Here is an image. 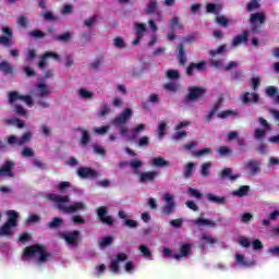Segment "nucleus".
Masks as SVG:
<instances>
[{"instance_id":"obj_11","label":"nucleus","mask_w":279,"mask_h":279,"mask_svg":"<svg viewBox=\"0 0 279 279\" xmlns=\"http://www.w3.org/2000/svg\"><path fill=\"white\" fill-rule=\"evenodd\" d=\"M97 216L99 221L105 223V226H112V223H114L112 216H108V209L105 206H101L97 209Z\"/></svg>"},{"instance_id":"obj_36","label":"nucleus","mask_w":279,"mask_h":279,"mask_svg":"<svg viewBox=\"0 0 279 279\" xmlns=\"http://www.w3.org/2000/svg\"><path fill=\"white\" fill-rule=\"evenodd\" d=\"M32 141V133L31 132H26L23 134V136H21L19 138L17 145L23 146L25 145V143H29Z\"/></svg>"},{"instance_id":"obj_29","label":"nucleus","mask_w":279,"mask_h":279,"mask_svg":"<svg viewBox=\"0 0 279 279\" xmlns=\"http://www.w3.org/2000/svg\"><path fill=\"white\" fill-rule=\"evenodd\" d=\"M206 12L208 14H219V12H221V7H219L215 3H208L206 5Z\"/></svg>"},{"instance_id":"obj_9","label":"nucleus","mask_w":279,"mask_h":279,"mask_svg":"<svg viewBox=\"0 0 279 279\" xmlns=\"http://www.w3.org/2000/svg\"><path fill=\"white\" fill-rule=\"evenodd\" d=\"M81 234L82 232H80V230H74L68 233H64V232L60 233V238L63 239V241H65L68 245H78Z\"/></svg>"},{"instance_id":"obj_40","label":"nucleus","mask_w":279,"mask_h":279,"mask_svg":"<svg viewBox=\"0 0 279 279\" xmlns=\"http://www.w3.org/2000/svg\"><path fill=\"white\" fill-rule=\"evenodd\" d=\"M166 77L168 80H180V72L178 70H168L166 72Z\"/></svg>"},{"instance_id":"obj_22","label":"nucleus","mask_w":279,"mask_h":279,"mask_svg":"<svg viewBox=\"0 0 279 279\" xmlns=\"http://www.w3.org/2000/svg\"><path fill=\"white\" fill-rule=\"evenodd\" d=\"M206 198L208 202H211V204H218L219 206H225L226 204V196H217L213 193H207Z\"/></svg>"},{"instance_id":"obj_18","label":"nucleus","mask_w":279,"mask_h":279,"mask_svg":"<svg viewBox=\"0 0 279 279\" xmlns=\"http://www.w3.org/2000/svg\"><path fill=\"white\" fill-rule=\"evenodd\" d=\"M180 254H173V258L175 260H182V258H186L189 254H191V244H182L179 248Z\"/></svg>"},{"instance_id":"obj_53","label":"nucleus","mask_w":279,"mask_h":279,"mask_svg":"<svg viewBox=\"0 0 279 279\" xmlns=\"http://www.w3.org/2000/svg\"><path fill=\"white\" fill-rule=\"evenodd\" d=\"M235 260L241 265L242 267H250V263L245 260V256L241 254L235 255Z\"/></svg>"},{"instance_id":"obj_57","label":"nucleus","mask_w":279,"mask_h":279,"mask_svg":"<svg viewBox=\"0 0 279 279\" xmlns=\"http://www.w3.org/2000/svg\"><path fill=\"white\" fill-rule=\"evenodd\" d=\"M33 165L34 167H37V169H40L41 171H44L45 169H47V163H45L43 160L40 159H34L33 160Z\"/></svg>"},{"instance_id":"obj_45","label":"nucleus","mask_w":279,"mask_h":279,"mask_svg":"<svg viewBox=\"0 0 279 279\" xmlns=\"http://www.w3.org/2000/svg\"><path fill=\"white\" fill-rule=\"evenodd\" d=\"M228 117H236V112L233 110H225L218 113V119H228Z\"/></svg>"},{"instance_id":"obj_17","label":"nucleus","mask_w":279,"mask_h":279,"mask_svg":"<svg viewBox=\"0 0 279 279\" xmlns=\"http://www.w3.org/2000/svg\"><path fill=\"white\" fill-rule=\"evenodd\" d=\"M245 169L250 171L251 175H256V173H260V161L248 160L245 162Z\"/></svg>"},{"instance_id":"obj_39","label":"nucleus","mask_w":279,"mask_h":279,"mask_svg":"<svg viewBox=\"0 0 279 279\" xmlns=\"http://www.w3.org/2000/svg\"><path fill=\"white\" fill-rule=\"evenodd\" d=\"M201 175H203V178H208V175H210V162H205L202 165Z\"/></svg>"},{"instance_id":"obj_42","label":"nucleus","mask_w":279,"mask_h":279,"mask_svg":"<svg viewBox=\"0 0 279 279\" xmlns=\"http://www.w3.org/2000/svg\"><path fill=\"white\" fill-rule=\"evenodd\" d=\"M267 136V131L265 129H255L254 137L256 141H260Z\"/></svg>"},{"instance_id":"obj_62","label":"nucleus","mask_w":279,"mask_h":279,"mask_svg":"<svg viewBox=\"0 0 279 279\" xmlns=\"http://www.w3.org/2000/svg\"><path fill=\"white\" fill-rule=\"evenodd\" d=\"M182 223H184L182 218L170 220V226H172V228H182Z\"/></svg>"},{"instance_id":"obj_47","label":"nucleus","mask_w":279,"mask_h":279,"mask_svg":"<svg viewBox=\"0 0 279 279\" xmlns=\"http://www.w3.org/2000/svg\"><path fill=\"white\" fill-rule=\"evenodd\" d=\"M231 80L233 82H242L243 80V70H235L233 74L231 75Z\"/></svg>"},{"instance_id":"obj_5","label":"nucleus","mask_w":279,"mask_h":279,"mask_svg":"<svg viewBox=\"0 0 279 279\" xmlns=\"http://www.w3.org/2000/svg\"><path fill=\"white\" fill-rule=\"evenodd\" d=\"M251 32L253 34H260V25H265L267 14L265 12H256L250 15Z\"/></svg>"},{"instance_id":"obj_8","label":"nucleus","mask_w":279,"mask_h":279,"mask_svg":"<svg viewBox=\"0 0 279 279\" xmlns=\"http://www.w3.org/2000/svg\"><path fill=\"white\" fill-rule=\"evenodd\" d=\"M14 167H16V162H14V160L7 159L0 166V178H16V174H14Z\"/></svg>"},{"instance_id":"obj_46","label":"nucleus","mask_w":279,"mask_h":279,"mask_svg":"<svg viewBox=\"0 0 279 279\" xmlns=\"http://www.w3.org/2000/svg\"><path fill=\"white\" fill-rule=\"evenodd\" d=\"M111 243H112V236H110V235L105 236L99 242V247H101V250H105V247H108V245H110Z\"/></svg>"},{"instance_id":"obj_37","label":"nucleus","mask_w":279,"mask_h":279,"mask_svg":"<svg viewBox=\"0 0 279 279\" xmlns=\"http://www.w3.org/2000/svg\"><path fill=\"white\" fill-rule=\"evenodd\" d=\"M254 10H260V2L251 0V2L246 4V12H254Z\"/></svg>"},{"instance_id":"obj_16","label":"nucleus","mask_w":279,"mask_h":279,"mask_svg":"<svg viewBox=\"0 0 279 279\" xmlns=\"http://www.w3.org/2000/svg\"><path fill=\"white\" fill-rule=\"evenodd\" d=\"M240 99L242 104H258V101H260V96L256 93L245 92L241 94Z\"/></svg>"},{"instance_id":"obj_60","label":"nucleus","mask_w":279,"mask_h":279,"mask_svg":"<svg viewBox=\"0 0 279 279\" xmlns=\"http://www.w3.org/2000/svg\"><path fill=\"white\" fill-rule=\"evenodd\" d=\"M166 130H167V123L166 122L159 123V126L157 129L159 138H162V136H165V131Z\"/></svg>"},{"instance_id":"obj_30","label":"nucleus","mask_w":279,"mask_h":279,"mask_svg":"<svg viewBox=\"0 0 279 279\" xmlns=\"http://www.w3.org/2000/svg\"><path fill=\"white\" fill-rule=\"evenodd\" d=\"M156 10H158V2L153 0L147 4L145 12L146 14L151 15L156 12Z\"/></svg>"},{"instance_id":"obj_54","label":"nucleus","mask_w":279,"mask_h":279,"mask_svg":"<svg viewBox=\"0 0 279 279\" xmlns=\"http://www.w3.org/2000/svg\"><path fill=\"white\" fill-rule=\"evenodd\" d=\"M208 154H213L210 148H203L194 153V156L197 158H202V156H208Z\"/></svg>"},{"instance_id":"obj_43","label":"nucleus","mask_w":279,"mask_h":279,"mask_svg":"<svg viewBox=\"0 0 279 279\" xmlns=\"http://www.w3.org/2000/svg\"><path fill=\"white\" fill-rule=\"evenodd\" d=\"M23 95H20L19 92H10L9 93V104H14V101L21 100Z\"/></svg>"},{"instance_id":"obj_10","label":"nucleus","mask_w":279,"mask_h":279,"mask_svg":"<svg viewBox=\"0 0 279 279\" xmlns=\"http://www.w3.org/2000/svg\"><path fill=\"white\" fill-rule=\"evenodd\" d=\"M77 175L83 180H86V179L95 180V178H97L98 175V172L96 170H93V168L81 167L77 169Z\"/></svg>"},{"instance_id":"obj_41","label":"nucleus","mask_w":279,"mask_h":279,"mask_svg":"<svg viewBox=\"0 0 279 279\" xmlns=\"http://www.w3.org/2000/svg\"><path fill=\"white\" fill-rule=\"evenodd\" d=\"M17 25H20V27H23L24 29H27L29 27V20H27V17H25L24 15H21L17 17Z\"/></svg>"},{"instance_id":"obj_49","label":"nucleus","mask_w":279,"mask_h":279,"mask_svg":"<svg viewBox=\"0 0 279 279\" xmlns=\"http://www.w3.org/2000/svg\"><path fill=\"white\" fill-rule=\"evenodd\" d=\"M138 250L145 258H151V250H149V247L146 245H140Z\"/></svg>"},{"instance_id":"obj_51","label":"nucleus","mask_w":279,"mask_h":279,"mask_svg":"<svg viewBox=\"0 0 279 279\" xmlns=\"http://www.w3.org/2000/svg\"><path fill=\"white\" fill-rule=\"evenodd\" d=\"M187 193H189V195H191V197H195L196 199H202V197H203V194L193 187H189Z\"/></svg>"},{"instance_id":"obj_6","label":"nucleus","mask_w":279,"mask_h":279,"mask_svg":"<svg viewBox=\"0 0 279 279\" xmlns=\"http://www.w3.org/2000/svg\"><path fill=\"white\" fill-rule=\"evenodd\" d=\"M206 95V88L199 86H192L187 88V95L184 96L186 104H193L199 101V99Z\"/></svg>"},{"instance_id":"obj_31","label":"nucleus","mask_w":279,"mask_h":279,"mask_svg":"<svg viewBox=\"0 0 279 279\" xmlns=\"http://www.w3.org/2000/svg\"><path fill=\"white\" fill-rule=\"evenodd\" d=\"M194 170H195V163H193V162L186 163L185 170H184V173H183L184 178L186 180H189V178H191L193 175Z\"/></svg>"},{"instance_id":"obj_61","label":"nucleus","mask_w":279,"mask_h":279,"mask_svg":"<svg viewBox=\"0 0 279 279\" xmlns=\"http://www.w3.org/2000/svg\"><path fill=\"white\" fill-rule=\"evenodd\" d=\"M266 95L268 97H274L275 95H278V88H276L275 86H268L266 88Z\"/></svg>"},{"instance_id":"obj_3","label":"nucleus","mask_w":279,"mask_h":279,"mask_svg":"<svg viewBox=\"0 0 279 279\" xmlns=\"http://www.w3.org/2000/svg\"><path fill=\"white\" fill-rule=\"evenodd\" d=\"M130 119H132V109L125 108L123 110L122 114L116 117L111 121V123L116 128L120 129V133L122 134V136H125L128 134V132H130V129H128V126H125V123H128V121H130Z\"/></svg>"},{"instance_id":"obj_64","label":"nucleus","mask_w":279,"mask_h":279,"mask_svg":"<svg viewBox=\"0 0 279 279\" xmlns=\"http://www.w3.org/2000/svg\"><path fill=\"white\" fill-rule=\"evenodd\" d=\"M268 253L271 254V256H279V246H274L268 248Z\"/></svg>"},{"instance_id":"obj_44","label":"nucleus","mask_w":279,"mask_h":279,"mask_svg":"<svg viewBox=\"0 0 279 279\" xmlns=\"http://www.w3.org/2000/svg\"><path fill=\"white\" fill-rule=\"evenodd\" d=\"M53 38L54 40H60L61 43H69V40H71V33L65 32L62 35L54 36Z\"/></svg>"},{"instance_id":"obj_28","label":"nucleus","mask_w":279,"mask_h":279,"mask_svg":"<svg viewBox=\"0 0 279 279\" xmlns=\"http://www.w3.org/2000/svg\"><path fill=\"white\" fill-rule=\"evenodd\" d=\"M201 241L203 245H215V243H217L216 238H214L213 235H208L206 233L202 235Z\"/></svg>"},{"instance_id":"obj_13","label":"nucleus","mask_w":279,"mask_h":279,"mask_svg":"<svg viewBox=\"0 0 279 279\" xmlns=\"http://www.w3.org/2000/svg\"><path fill=\"white\" fill-rule=\"evenodd\" d=\"M129 256L125 253H120L117 255L116 259H112L110 263V271H112V274H119V263H123L125 260H129Z\"/></svg>"},{"instance_id":"obj_50","label":"nucleus","mask_w":279,"mask_h":279,"mask_svg":"<svg viewBox=\"0 0 279 279\" xmlns=\"http://www.w3.org/2000/svg\"><path fill=\"white\" fill-rule=\"evenodd\" d=\"M113 45L118 49H125V40L122 37H116L113 40Z\"/></svg>"},{"instance_id":"obj_59","label":"nucleus","mask_w":279,"mask_h":279,"mask_svg":"<svg viewBox=\"0 0 279 279\" xmlns=\"http://www.w3.org/2000/svg\"><path fill=\"white\" fill-rule=\"evenodd\" d=\"M223 51H226V45L219 46L218 49H216V50H209V56L215 58V56H217L219 53H223Z\"/></svg>"},{"instance_id":"obj_24","label":"nucleus","mask_w":279,"mask_h":279,"mask_svg":"<svg viewBox=\"0 0 279 279\" xmlns=\"http://www.w3.org/2000/svg\"><path fill=\"white\" fill-rule=\"evenodd\" d=\"M195 226L198 227H204V226H208L209 228H215L217 226V223H215V221L210 220V219H206V218H198L196 220H194Z\"/></svg>"},{"instance_id":"obj_52","label":"nucleus","mask_w":279,"mask_h":279,"mask_svg":"<svg viewBox=\"0 0 279 279\" xmlns=\"http://www.w3.org/2000/svg\"><path fill=\"white\" fill-rule=\"evenodd\" d=\"M218 154L219 156H232V149L228 148V146H220Z\"/></svg>"},{"instance_id":"obj_7","label":"nucleus","mask_w":279,"mask_h":279,"mask_svg":"<svg viewBox=\"0 0 279 279\" xmlns=\"http://www.w3.org/2000/svg\"><path fill=\"white\" fill-rule=\"evenodd\" d=\"M163 202L165 205L161 210V215H165L166 217H169L170 215H173L175 213V197L169 193H166L163 195Z\"/></svg>"},{"instance_id":"obj_34","label":"nucleus","mask_w":279,"mask_h":279,"mask_svg":"<svg viewBox=\"0 0 279 279\" xmlns=\"http://www.w3.org/2000/svg\"><path fill=\"white\" fill-rule=\"evenodd\" d=\"M0 71H2L4 75H10V73L13 71L12 65H10L8 61H2L0 63Z\"/></svg>"},{"instance_id":"obj_58","label":"nucleus","mask_w":279,"mask_h":279,"mask_svg":"<svg viewBox=\"0 0 279 279\" xmlns=\"http://www.w3.org/2000/svg\"><path fill=\"white\" fill-rule=\"evenodd\" d=\"M45 21H58V16L53 15L51 11H46L43 13Z\"/></svg>"},{"instance_id":"obj_48","label":"nucleus","mask_w":279,"mask_h":279,"mask_svg":"<svg viewBox=\"0 0 279 279\" xmlns=\"http://www.w3.org/2000/svg\"><path fill=\"white\" fill-rule=\"evenodd\" d=\"M163 88L166 90H169V93H178V84L170 82V83H166L163 85Z\"/></svg>"},{"instance_id":"obj_15","label":"nucleus","mask_w":279,"mask_h":279,"mask_svg":"<svg viewBox=\"0 0 279 279\" xmlns=\"http://www.w3.org/2000/svg\"><path fill=\"white\" fill-rule=\"evenodd\" d=\"M195 71H198L199 73H202V71H206V61H199L198 63H195V62L190 63L186 69V75L191 77L193 76Z\"/></svg>"},{"instance_id":"obj_32","label":"nucleus","mask_w":279,"mask_h":279,"mask_svg":"<svg viewBox=\"0 0 279 279\" xmlns=\"http://www.w3.org/2000/svg\"><path fill=\"white\" fill-rule=\"evenodd\" d=\"M82 137H81V145L82 147H86L88 143H90V134L86 130H81Z\"/></svg>"},{"instance_id":"obj_55","label":"nucleus","mask_w":279,"mask_h":279,"mask_svg":"<svg viewBox=\"0 0 279 279\" xmlns=\"http://www.w3.org/2000/svg\"><path fill=\"white\" fill-rule=\"evenodd\" d=\"M78 95H80V97H81L82 99H90V98H93V93H92V92H88V90H86V89H84V88H81V89L78 90Z\"/></svg>"},{"instance_id":"obj_21","label":"nucleus","mask_w":279,"mask_h":279,"mask_svg":"<svg viewBox=\"0 0 279 279\" xmlns=\"http://www.w3.org/2000/svg\"><path fill=\"white\" fill-rule=\"evenodd\" d=\"M250 40V33L247 31H244L243 34L238 35L232 40V47H239V45H242V43H247Z\"/></svg>"},{"instance_id":"obj_38","label":"nucleus","mask_w":279,"mask_h":279,"mask_svg":"<svg viewBox=\"0 0 279 279\" xmlns=\"http://www.w3.org/2000/svg\"><path fill=\"white\" fill-rule=\"evenodd\" d=\"M215 21L218 25H220V27H228V25H230V20L223 15L217 16Z\"/></svg>"},{"instance_id":"obj_35","label":"nucleus","mask_w":279,"mask_h":279,"mask_svg":"<svg viewBox=\"0 0 279 279\" xmlns=\"http://www.w3.org/2000/svg\"><path fill=\"white\" fill-rule=\"evenodd\" d=\"M28 36H31V38H35L36 40H40V38H45L47 34H45V32L40 29H35L33 32H29Z\"/></svg>"},{"instance_id":"obj_1","label":"nucleus","mask_w":279,"mask_h":279,"mask_svg":"<svg viewBox=\"0 0 279 279\" xmlns=\"http://www.w3.org/2000/svg\"><path fill=\"white\" fill-rule=\"evenodd\" d=\"M48 199L50 202H54V204H57L58 210L64 213L65 215H73V213L86 210V205L82 202H76L68 206L66 204L71 202V197L69 195L62 196L58 194H48Z\"/></svg>"},{"instance_id":"obj_63","label":"nucleus","mask_w":279,"mask_h":279,"mask_svg":"<svg viewBox=\"0 0 279 279\" xmlns=\"http://www.w3.org/2000/svg\"><path fill=\"white\" fill-rule=\"evenodd\" d=\"M252 219H254V216L252 214L244 213L242 215L241 221H242V223H250Z\"/></svg>"},{"instance_id":"obj_4","label":"nucleus","mask_w":279,"mask_h":279,"mask_svg":"<svg viewBox=\"0 0 279 279\" xmlns=\"http://www.w3.org/2000/svg\"><path fill=\"white\" fill-rule=\"evenodd\" d=\"M7 215L9 217L8 220L2 227H0L1 236H12V228H16L19 223V213L15 210H9Z\"/></svg>"},{"instance_id":"obj_19","label":"nucleus","mask_w":279,"mask_h":279,"mask_svg":"<svg viewBox=\"0 0 279 279\" xmlns=\"http://www.w3.org/2000/svg\"><path fill=\"white\" fill-rule=\"evenodd\" d=\"M219 178L221 180H230L231 182H234L235 180H239V174H232V168H225L220 173Z\"/></svg>"},{"instance_id":"obj_2","label":"nucleus","mask_w":279,"mask_h":279,"mask_svg":"<svg viewBox=\"0 0 279 279\" xmlns=\"http://www.w3.org/2000/svg\"><path fill=\"white\" fill-rule=\"evenodd\" d=\"M24 256L25 258H34L38 256L37 263L38 265H41V263H47V260H51V258H53V253L48 252L45 244H33L24 248Z\"/></svg>"},{"instance_id":"obj_14","label":"nucleus","mask_w":279,"mask_h":279,"mask_svg":"<svg viewBox=\"0 0 279 279\" xmlns=\"http://www.w3.org/2000/svg\"><path fill=\"white\" fill-rule=\"evenodd\" d=\"M147 33V26L143 23H135V39L132 45H138L143 40V36Z\"/></svg>"},{"instance_id":"obj_27","label":"nucleus","mask_w":279,"mask_h":279,"mask_svg":"<svg viewBox=\"0 0 279 279\" xmlns=\"http://www.w3.org/2000/svg\"><path fill=\"white\" fill-rule=\"evenodd\" d=\"M153 167H169V161L162 157H155L151 159Z\"/></svg>"},{"instance_id":"obj_20","label":"nucleus","mask_w":279,"mask_h":279,"mask_svg":"<svg viewBox=\"0 0 279 279\" xmlns=\"http://www.w3.org/2000/svg\"><path fill=\"white\" fill-rule=\"evenodd\" d=\"M156 178H158L157 171L142 172L140 174V182H155Z\"/></svg>"},{"instance_id":"obj_56","label":"nucleus","mask_w":279,"mask_h":279,"mask_svg":"<svg viewBox=\"0 0 279 279\" xmlns=\"http://www.w3.org/2000/svg\"><path fill=\"white\" fill-rule=\"evenodd\" d=\"M44 58H46L47 60H49V58H52V60L60 62V54H58V52L48 51L44 53Z\"/></svg>"},{"instance_id":"obj_25","label":"nucleus","mask_w":279,"mask_h":279,"mask_svg":"<svg viewBox=\"0 0 279 279\" xmlns=\"http://www.w3.org/2000/svg\"><path fill=\"white\" fill-rule=\"evenodd\" d=\"M37 97H47V95L51 94V90L49 89V87H47V85H45V83L37 84Z\"/></svg>"},{"instance_id":"obj_26","label":"nucleus","mask_w":279,"mask_h":279,"mask_svg":"<svg viewBox=\"0 0 279 279\" xmlns=\"http://www.w3.org/2000/svg\"><path fill=\"white\" fill-rule=\"evenodd\" d=\"M250 193V185H242L239 190L233 192L235 197H245Z\"/></svg>"},{"instance_id":"obj_33","label":"nucleus","mask_w":279,"mask_h":279,"mask_svg":"<svg viewBox=\"0 0 279 279\" xmlns=\"http://www.w3.org/2000/svg\"><path fill=\"white\" fill-rule=\"evenodd\" d=\"M62 226V218L54 217L52 221L48 222V228L50 230H56V228H60Z\"/></svg>"},{"instance_id":"obj_12","label":"nucleus","mask_w":279,"mask_h":279,"mask_svg":"<svg viewBox=\"0 0 279 279\" xmlns=\"http://www.w3.org/2000/svg\"><path fill=\"white\" fill-rule=\"evenodd\" d=\"M2 33L4 36H0V45H3V47H10L12 45V38L14 37L12 28L3 26Z\"/></svg>"},{"instance_id":"obj_23","label":"nucleus","mask_w":279,"mask_h":279,"mask_svg":"<svg viewBox=\"0 0 279 279\" xmlns=\"http://www.w3.org/2000/svg\"><path fill=\"white\" fill-rule=\"evenodd\" d=\"M178 60L179 63L181 64V66H185L186 65V50L184 49V45L180 44L178 46Z\"/></svg>"}]
</instances>
